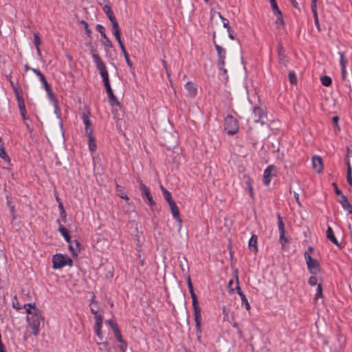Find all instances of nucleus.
I'll return each mask as SVG.
<instances>
[{
    "instance_id": "nucleus-41",
    "label": "nucleus",
    "mask_w": 352,
    "mask_h": 352,
    "mask_svg": "<svg viewBox=\"0 0 352 352\" xmlns=\"http://www.w3.org/2000/svg\"><path fill=\"white\" fill-rule=\"evenodd\" d=\"M321 297H322V287L321 284H318L317 287V292L315 295V300H317Z\"/></svg>"
},
{
    "instance_id": "nucleus-8",
    "label": "nucleus",
    "mask_w": 352,
    "mask_h": 352,
    "mask_svg": "<svg viewBox=\"0 0 352 352\" xmlns=\"http://www.w3.org/2000/svg\"><path fill=\"white\" fill-rule=\"evenodd\" d=\"M277 218L278 230L280 233L279 241L281 243L282 248H285V244L288 243V239L285 237V225L280 214H277Z\"/></svg>"
},
{
    "instance_id": "nucleus-20",
    "label": "nucleus",
    "mask_w": 352,
    "mask_h": 352,
    "mask_svg": "<svg viewBox=\"0 0 352 352\" xmlns=\"http://www.w3.org/2000/svg\"><path fill=\"white\" fill-rule=\"evenodd\" d=\"M278 61L280 64H282L284 66H287L289 62V58L283 52L282 47H280L278 50Z\"/></svg>"
},
{
    "instance_id": "nucleus-30",
    "label": "nucleus",
    "mask_w": 352,
    "mask_h": 352,
    "mask_svg": "<svg viewBox=\"0 0 352 352\" xmlns=\"http://www.w3.org/2000/svg\"><path fill=\"white\" fill-rule=\"evenodd\" d=\"M91 314H96L98 311V302L95 300V296H92L91 303L89 304Z\"/></svg>"
},
{
    "instance_id": "nucleus-5",
    "label": "nucleus",
    "mask_w": 352,
    "mask_h": 352,
    "mask_svg": "<svg viewBox=\"0 0 352 352\" xmlns=\"http://www.w3.org/2000/svg\"><path fill=\"white\" fill-rule=\"evenodd\" d=\"M214 47L217 52V65L219 69L223 72V75L228 78L227 69L225 67V59L226 56V50L225 48L221 47L214 41Z\"/></svg>"
},
{
    "instance_id": "nucleus-25",
    "label": "nucleus",
    "mask_w": 352,
    "mask_h": 352,
    "mask_svg": "<svg viewBox=\"0 0 352 352\" xmlns=\"http://www.w3.org/2000/svg\"><path fill=\"white\" fill-rule=\"evenodd\" d=\"M116 188V192L118 193V195L119 197H120L121 198H122L125 200H129V197L127 196L126 193L125 192L124 187H122L117 184Z\"/></svg>"
},
{
    "instance_id": "nucleus-54",
    "label": "nucleus",
    "mask_w": 352,
    "mask_h": 352,
    "mask_svg": "<svg viewBox=\"0 0 352 352\" xmlns=\"http://www.w3.org/2000/svg\"><path fill=\"white\" fill-rule=\"evenodd\" d=\"M96 29L98 32H99L101 34L104 33L105 32V28L103 25L98 24L96 27Z\"/></svg>"
},
{
    "instance_id": "nucleus-52",
    "label": "nucleus",
    "mask_w": 352,
    "mask_h": 352,
    "mask_svg": "<svg viewBox=\"0 0 352 352\" xmlns=\"http://www.w3.org/2000/svg\"><path fill=\"white\" fill-rule=\"evenodd\" d=\"M308 283L311 286L316 285L317 284V278L314 276H311L309 278Z\"/></svg>"
},
{
    "instance_id": "nucleus-17",
    "label": "nucleus",
    "mask_w": 352,
    "mask_h": 352,
    "mask_svg": "<svg viewBox=\"0 0 352 352\" xmlns=\"http://www.w3.org/2000/svg\"><path fill=\"white\" fill-rule=\"evenodd\" d=\"M326 234H327V238L329 241H331L333 244H335L338 247L340 246L338 241L337 240L336 237L334 235L333 229L330 226H328Z\"/></svg>"
},
{
    "instance_id": "nucleus-39",
    "label": "nucleus",
    "mask_w": 352,
    "mask_h": 352,
    "mask_svg": "<svg viewBox=\"0 0 352 352\" xmlns=\"http://www.w3.org/2000/svg\"><path fill=\"white\" fill-rule=\"evenodd\" d=\"M241 301H242V305H245V309L247 310H250V304L248 302V300L246 298L245 294L241 295Z\"/></svg>"
},
{
    "instance_id": "nucleus-18",
    "label": "nucleus",
    "mask_w": 352,
    "mask_h": 352,
    "mask_svg": "<svg viewBox=\"0 0 352 352\" xmlns=\"http://www.w3.org/2000/svg\"><path fill=\"white\" fill-rule=\"evenodd\" d=\"M57 222L59 224L58 231L60 232L61 235L65 238V241L67 243H70L71 237L69 236L68 230L60 224V220H58Z\"/></svg>"
},
{
    "instance_id": "nucleus-26",
    "label": "nucleus",
    "mask_w": 352,
    "mask_h": 352,
    "mask_svg": "<svg viewBox=\"0 0 352 352\" xmlns=\"http://www.w3.org/2000/svg\"><path fill=\"white\" fill-rule=\"evenodd\" d=\"M89 138V148L91 153L96 150V143L93 135H87Z\"/></svg>"
},
{
    "instance_id": "nucleus-1",
    "label": "nucleus",
    "mask_w": 352,
    "mask_h": 352,
    "mask_svg": "<svg viewBox=\"0 0 352 352\" xmlns=\"http://www.w3.org/2000/svg\"><path fill=\"white\" fill-rule=\"evenodd\" d=\"M90 53L91 54L94 63H95L97 69L100 72V74L102 78L104 84L109 82L107 69L104 63L102 61L100 56L97 53V50L95 48L91 47L90 50Z\"/></svg>"
},
{
    "instance_id": "nucleus-34",
    "label": "nucleus",
    "mask_w": 352,
    "mask_h": 352,
    "mask_svg": "<svg viewBox=\"0 0 352 352\" xmlns=\"http://www.w3.org/2000/svg\"><path fill=\"white\" fill-rule=\"evenodd\" d=\"M224 28H226L227 29V32L228 33V37L230 39H232V40L234 39V35H233L234 30L229 25V21H226V22L224 23Z\"/></svg>"
},
{
    "instance_id": "nucleus-45",
    "label": "nucleus",
    "mask_w": 352,
    "mask_h": 352,
    "mask_svg": "<svg viewBox=\"0 0 352 352\" xmlns=\"http://www.w3.org/2000/svg\"><path fill=\"white\" fill-rule=\"evenodd\" d=\"M289 82L292 84H296V83L297 78H296V74H295L294 72H291L289 73Z\"/></svg>"
},
{
    "instance_id": "nucleus-44",
    "label": "nucleus",
    "mask_w": 352,
    "mask_h": 352,
    "mask_svg": "<svg viewBox=\"0 0 352 352\" xmlns=\"http://www.w3.org/2000/svg\"><path fill=\"white\" fill-rule=\"evenodd\" d=\"M311 9L313 15L318 14L317 12V0H312L311 3Z\"/></svg>"
},
{
    "instance_id": "nucleus-37",
    "label": "nucleus",
    "mask_w": 352,
    "mask_h": 352,
    "mask_svg": "<svg viewBox=\"0 0 352 352\" xmlns=\"http://www.w3.org/2000/svg\"><path fill=\"white\" fill-rule=\"evenodd\" d=\"M114 327L115 328H114L113 333H114L116 338L117 339V340L119 342L123 341L124 340L122 339V336L121 332L120 331V330L118 329V327L115 326Z\"/></svg>"
},
{
    "instance_id": "nucleus-2",
    "label": "nucleus",
    "mask_w": 352,
    "mask_h": 352,
    "mask_svg": "<svg viewBox=\"0 0 352 352\" xmlns=\"http://www.w3.org/2000/svg\"><path fill=\"white\" fill-rule=\"evenodd\" d=\"M28 326L30 328L32 333L37 336L40 331V326L43 323L44 318L41 315V311L34 313L32 316H27L26 318Z\"/></svg>"
},
{
    "instance_id": "nucleus-36",
    "label": "nucleus",
    "mask_w": 352,
    "mask_h": 352,
    "mask_svg": "<svg viewBox=\"0 0 352 352\" xmlns=\"http://www.w3.org/2000/svg\"><path fill=\"white\" fill-rule=\"evenodd\" d=\"M270 3H271V6H272V11H273L274 14H276V15H280V14H282V12L280 10V9L278 8V6L276 1H270Z\"/></svg>"
},
{
    "instance_id": "nucleus-48",
    "label": "nucleus",
    "mask_w": 352,
    "mask_h": 352,
    "mask_svg": "<svg viewBox=\"0 0 352 352\" xmlns=\"http://www.w3.org/2000/svg\"><path fill=\"white\" fill-rule=\"evenodd\" d=\"M140 191H141V195L142 197H146L149 196L150 195H151L150 192V190L147 186H145L144 188L142 187V189H141Z\"/></svg>"
},
{
    "instance_id": "nucleus-9",
    "label": "nucleus",
    "mask_w": 352,
    "mask_h": 352,
    "mask_svg": "<svg viewBox=\"0 0 352 352\" xmlns=\"http://www.w3.org/2000/svg\"><path fill=\"white\" fill-rule=\"evenodd\" d=\"M254 121L256 123H264V118L266 117V113L263 108L254 107L253 109Z\"/></svg>"
},
{
    "instance_id": "nucleus-7",
    "label": "nucleus",
    "mask_w": 352,
    "mask_h": 352,
    "mask_svg": "<svg viewBox=\"0 0 352 352\" xmlns=\"http://www.w3.org/2000/svg\"><path fill=\"white\" fill-rule=\"evenodd\" d=\"M90 112L85 109L82 113V120L85 124V131L86 135H93L92 123L89 120Z\"/></svg>"
},
{
    "instance_id": "nucleus-42",
    "label": "nucleus",
    "mask_w": 352,
    "mask_h": 352,
    "mask_svg": "<svg viewBox=\"0 0 352 352\" xmlns=\"http://www.w3.org/2000/svg\"><path fill=\"white\" fill-rule=\"evenodd\" d=\"M12 307L16 310H20L22 309V306L19 302L16 296L12 300Z\"/></svg>"
},
{
    "instance_id": "nucleus-16",
    "label": "nucleus",
    "mask_w": 352,
    "mask_h": 352,
    "mask_svg": "<svg viewBox=\"0 0 352 352\" xmlns=\"http://www.w3.org/2000/svg\"><path fill=\"white\" fill-rule=\"evenodd\" d=\"M69 250L72 252L74 256H77V252L80 250V243L77 240H74L73 241H70L69 243Z\"/></svg>"
},
{
    "instance_id": "nucleus-4",
    "label": "nucleus",
    "mask_w": 352,
    "mask_h": 352,
    "mask_svg": "<svg viewBox=\"0 0 352 352\" xmlns=\"http://www.w3.org/2000/svg\"><path fill=\"white\" fill-rule=\"evenodd\" d=\"M52 263L54 269H61L66 265L69 267L73 265L72 258L67 256H64L62 254H56L54 255L52 258Z\"/></svg>"
},
{
    "instance_id": "nucleus-49",
    "label": "nucleus",
    "mask_w": 352,
    "mask_h": 352,
    "mask_svg": "<svg viewBox=\"0 0 352 352\" xmlns=\"http://www.w3.org/2000/svg\"><path fill=\"white\" fill-rule=\"evenodd\" d=\"M10 85L13 89V91H14L15 95H16V90H17L18 93H22V89H21V87H19L18 85H15L14 82L12 80H10Z\"/></svg>"
},
{
    "instance_id": "nucleus-33",
    "label": "nucleus",
    "mask_w": 352,
    "mask_h": 352,
    "mask_svg": "<svg viewBox=\"0 0 352 352\" xmlns=\"http://www.w3.org/2000/svg\"><path fill=\"white\" fill-rule=\"evenodd\" d=\"M338 54L340 57V64L341 65V67H346V65L348 63V59L346 58L344 53L340 52Z\"/></svg>"
},
{
    "instance_id": "nucleus-61",
    "label": "nucleus",
    "mask_w": 352,
    "mask_h": 352,
    "mask_svg": "<svg viewBox=\"0 0 352 352\" xmlns=\"http://www.w3.org/2000/svg\"><path fill=\"white\" fill-rule=\"evenodd\" d=\"M107 323L111 326L113 331H114V327H118L116 322L115 321H113V320H109L107 321Z\"/></svg>"
},
{
    "instance_id": "nucleus-32",
    "label": "nucleus",
    "mask_w": 352,
    "mask_h": 352,
    "mask_svg": "<svg viewBox=\"0 0 352 352\" xmlns=\"http://www.w3.org/2000/svg\"><path fill=\"white\" fill-rule=\"evenodd\" d=\"M0 157L6 162H10V158L5 151L3 144H0Z\"/></svg>"
},
{
    "instance_id": "nucleus-31",
    "label": "nucleus",
    "mask_w": 352,
    "mask_h": 352,
    "mask_svg": "<svg viewBox=\"0 0 352 352\" xmlns=\"http://www.w3.org/2000/svg\"><path fill=\"white\" fill-rule=\"evenodd\" d=\"M107 96H108L109 102L111 106H114V105L120 106V102L118 100L117 98L113 94V92L108 94Z\"/></svg>"
},
{
    "instance_id": "nucleus-62",
    "label": "nucleus",
    "mask_w": 352,
    "mask_h": 352,
    "mask_svg": "<svg viewBox=\"0 0 352 352\" xmlns=\"http://www.w3.org/2000/svg\"><path fill=\"white\" fill-rule=\"evenodd\" d=\"M105 47H112V43L111 41L109 40V38H107L106 40H104V43H103Z\"/></svg>"
},
{
    "instance_id": "nucleus-47",
    "label": "nucleus",
    "mask_w": 352,
    "mask_h": 352,
    "mask_svg": "<svg viewBox=\"0 0 352 352\" xmlns=\"http://www.w3.org/2000/svg\"><path fill=\"white\" fill-rule=\"evenodd\" d=\"M112 24V29L113 31L120 30L119 24L116 20V19H113L112 20H110Z\"/></svg>"
},
{
    "instance_id": "nucleus-21",
    "label": "nucleus",
    "mask_w": 352,
    "mask_h": 352,
    "mask_svg": "<svg viewBox=\"0 0 352 352\" xmlns=\"http://www.w3.org/2000/svg\"><path fill=\"white\" fill-rule=\"evenodd\" d=\"M23 307L25 309V311L28 316H32L34 313L39 311L40 310L35 306V304H25Z\"/></svg>"
},
{
    "instance_id": "nucleus-57",
    "label": "nucleus",
    "mask_w": 352,
    "mask_h": 352,
    "mask_svg": "<svg viewBox=\"0 0 352 352\" xmlns=\"http://www.w3.org/2000/svg\"><path fill=\"white\" fill-rule=\"evenodd\" d=\"M313 16H314V23H315L316 26L317 27L318 30H320V24H319L318 14H315Z\"/></svg>"
},
{
    "instance_id": "nucleus-53",
    "label": "nucleus",
    "mask_w": 352,
    "mask_h": 352,
    "mask_svg": "<svg viewBox=\"0 0 352 352\" xmlns=\"http://www.w3.org/2000/svg\"><path fill=\"white\" fill-rule=\"evenodd\" d=\"M186 281H187V285H188L189 291L194 289L193 285H192V283L191 282V279H190V277L189 275H188L186 277Z\"/></svg>"
},
{
    "instance_id": "nucleus-40",
    "label": "nucleus",
    "mask_w": 352,
    "mask_h": 352,
    "mask_svg": "<svg viewBox=\"0 0 352 352\" xmlns=\"http://www.w3.org/2000/svg\"><path fill=\"white\" fill-rule=\"evenodd\" d=\"M41 43V41L39 38L38 34L37 33L34 32V44L36 48H38V47H39Z\"/></svg>"
},
{
    "instance_id": "nucleus-22",
    "label": "nucleus",
    "mask_w": 352,
    "mask_h": 352,
    "mask_svg": "<svg viewBox=\"0 0 352 352\" xmlns=\"http://www.w3.org/2000/svg\"><path fill=\"white\" fill-rule=\"evenodd\" d=\"M185 88L188 91V95L190 97H195L197 94V89L194 84L191 82H188L185 85Z\"/></svg>"
},
{
    "instance_id": "nucleus-3",
    "label": "nucleus",
    "mask_w": 352,
    "mask_h": 352,
    "mask_svg": "<svg viewBox=\"0 0 352 352\" xmlns=\"http://www.w3.org/2000/svg\"><path fill=\"white\" fill-rule=\"evenodd\" d=\"M224 129L229 135H234L239 130L238 120L232 116L228 115L224 120Z\"/></svg>"
},
{
    "instance_id": "nucleus-59",
    "label": "nucleus",
    "mask_w": 352,
    "mask_h": 352,
    "mask_svg": "<svg viewBox=\"0 0 352 352\" xmlns=\"http://www.w3.org/2000/svg\"><path fill=\"white\" fill-rule=\"evenodd\" d=\"M94 331H95L96 334L97 335V336L98 337V338L100 340H102V332H101V329H94Z\"/></svg>"
},
{
    "instance_id": "nucleus-11",
    "label": "nucleus",
    "mask_w": 352,
    "mask_h": 352,
    "mask_svg": "<svg viewBox=\"0 0 352 352\" xmlns=\"http://www.w3.org/2000/svg\"><path fill=\"white\" fill-rule=\"evenodd\" d=\"M32 72L38 76L40 81L42 82L43 87H45V89L48 95L52 96V91L51 89V87L50 85L48 84L47 81L46 80L45 77L44 75L41 72V71L38 69H32Z\"/></svg>"
},
{
    "instance_id": "nucleus-24",
    "label": "nucleus",
    "mask_w": 352,
    "mask_h": 352,
    "mask_svg": "<svg viewBox=\"0 0 352 352\" xmlns=\"http://www.w3.org/2000/svg\"><path fill=\"white\" fill-rule=\"evenodd\" d=\"M102 10L106 14V15L109 18V21L116 18L109 4H105L104 6H103Z\"/></svg>"
},
{
    "instance_id": "nucleus-27",
    "label": "nucleus",
    "mask_w": 352,
    "mask_h": 352,
    "mask_svg": "<svg viewBox=\"0 0 352 352\" xmlns=\"http://www.w3.org/2000/svg\"><path fill=\"white\" fill-rule=\"evenodd\" d=\"M347 166V174H346V180L349 186L352 188V168L350 162L348 161L346 162Z\"/></svg>"
},
{
    "instance_id": "nucleus-19",
    "label": "nucleus",
    "mask_w": 352,
    "mask_h": 352,
    "mask_svg": "<svg viewBox=\"0 0 352 352\" xmlns=\"http://www.w3.org/2000/svg\"><path fill=\"white\" fill-rule=\"evenodd\" d=\"M194 318H195L197 334H201V313L194 314Z\"/></svg>"
},
{
    "instance_id": "nucleus-29",
    "label": "nucleus",
    "mask_w": 352,
    "mask_h": 352,
    "mask_svg": "<svg viewBox=\"0 0 352 352\" xmlns=\"http://www.w3.org/2000/svg\"><path fill=\"white\" fill-rule=\"evenodd\" d=\"M15 96H16V98L17 100L19 109L25 108V105L24 100L22 96V93H18L17 90H16Z\"/></svg>"
},
{
    "instance_id": "nucleus-46",
    "label": "nucleus",
    "mask_w": 352,
    "mask_h": 352,
    "mask_svg": "<svg viewBox=\"0 0 352 352\" xmlns=\"http://www.w3.org/2000/svg\"><path fill=\"white\" fill-rule=\"evenodd\" d=\"M81 23L84 25V28H85L86 34H87V36L89 37H90L91 34V30L89 28L88 23L86 21H85L84 20H82L81 21Z\"/></svg>"
},
{
    "instance_id": "nucleus-60",
    "label": "nucleus",
    "mask_w": 352,
    "mask_h": 352,
    "mask_svg": "<svg viewBox=\"0 0 352 352\" xmlns=\"http://www.w3.org/2000/svg\"><path fill=\"white\" fill-rule=\"evenodd\" d=\"M352 157V150H351L349 148H347V150H346V162H350V160H349V158Z\"/></svg>"
},
{
    "instance_id": "nucleus-55",
    "label": "nucleus",
    "mask_w": 352,
    "mask_h": 352,
    "mask_svg": "<svg viewBox=\"0 0 352 352\" xmlns=\"http://www.w3.org/2000/svg\"><path fill=\"white\" fill-rule=\"evenodd\" d=\"M105 89L107 91V94L113 92V90L111 87L110 82L104 84Z\"/></svg>"
},
{
    "instance_id": "nucleus-58",
    "label": "nucleus",
    "mask_w": 352,
    "mask_h": 352,
    "mask_svg": "<svg viewBox=\"0 0 352 352\" xmlns=\"http://www.w3.org/2000/svg\"><path fill=\"white\" fill-rule=\"evenodd\" d=\"M236 283H237V285L236 287V292L237 294L240 296V297L241 296V295H243L244 294L243 293L241 287H239V279L237 278L236 279Z\"/></svg>"
},
{
    "instance_id": "nucleus-56",
    "label": "nucleus",
    "mask_w": 352,
    "mask_h": 352,
    "mask_svg": "<svg viewBox=\"0 0 352 352\" xmlns=\"http://www.w3.org/2000/svg\"><path fill=\"white\" fill-rule=\"evenodd\" d=\"M146 199H147V200H148V204H149L151 206H153L155 204V201H154V200H153V197H152V195H150L149 196L146 197Z\"/></svg>"
},
{
    "instance_id": "nucleus-23",
    "label": "nucleus",
    "mask_w": 352,
    "mask_h": 352,
    "mask_svg": "<svg viewBox=\"0 0 352 352\" xmlns=\"http://www.w3.org/2000/svg\"><path fill=\"white\" fill-rule=\"evenodd\" d=\"M249 248L252 250L254 252H258L257 247V236L253 234L249 240L248 243Z\"/></svg>"
},
{
    "instance_id": "nucleus-13",
    "label": "nucleus",
    "mask_w": 352,
    "mask_h": 352,
    "mask_svg": "<svg viewBox=\"0 0 352 352\" xmlns=\"http://www.w3.org/2000/svg\"><path fill=\"white\" fill-rule=\"evenodd\" d=\"M338 201L345 210H346L349 214H352V206L349 202L348 198L346 195H342Z\"/></svg>"
},
{
    "instance_id": "nucleus-50",
    "label": "nucleus",
    "mask_w": 352,
    "mask_h": 352,
    "mask_svg": "<svg viewBox=\"0 0 352 352\" xmlns=\"http://www.w3.org/2000/svg\"><path fill=\"white\" fill-rule=\"evenodd\" d=\"M243 179H244V183L245 184L247 188H250V187L252 186V179H250V177L249 176L244 175Z\"/></svg>"
},
{
    "instance_id": "nucleus-12",
    "label": "nucleus",
    "mask_w": 352,
    "mask_h": 352,
    "mask_svg": "<svg viewBox=\"0 0 352 352\" xmlns=\"http://www.w3.org/2000/svg\"><path fill=\"white\" fill-rule=\"evenodd\" d=\"M274 170H275V166L273 165H270V166H268L266 168V169L264 170L263 178V182L264 184L268 185L270 183V182L272 180V172L274 171Z\"/></svg>"
},
{
    "instance_id": "nucleus-64",
    "label": "nucleus",
    "mask_w": 352,
    "mask_h": 352,
    "mask_svg": "<svg viewBox=\"0 0 352 352\" xmlns=\"http://www.w3.org/2000/svg\"><path fill=\"white\" fill-rule=\"evenodd\" d=\"M94 315V318L96 321H102V316L100 314H98V312L96 314H93Z\"/></svg>"
},
{
    "instance_id": "nucleus-28",
    "label": "nucleus",
    "mask_w": 352,
    "mask_h": 352,
    "mask_svg": "<svg viewBox=\"0 0 352 352\" xmlns=\"http://www.w3.org/2000/svg\"><path fill=\"white\" fill-rule=\"evenodd\" d=\"M160 189L162 192L164 199L166 200L168 204L173 201L170 192L167 189H166L162 185L160 186Z\"/></svg>"
},
{
    "instance_id": "nucleus-14",
    "label": "nucleus",
    "mask_w": 352,
    "mask_h": 352,
    "mask_svg": "<svg viewBox=\"0 0 352 352\" xmlns=\"http://www.w3.org/2000/svg\"><path fill=\"white\" fill-rule=\"evenodd\" d=\"M312 166L316 172L320 173L323 169L322 158L319 156H314L312 158Z\"/></svg>"
},
{
    "instance_id": "nucleus-10",
    "label": "nucleus",
    "mask_w": 352,
    "mask_h": 352,
    "mask_svg": "<svg viewBox=\"0 0 352 352\" xmlns=\"http://www.w3.org/2000/svg\"><path fill=\"white\" fill-rule=\"evenodd\" d=\"M168 205L173 218L178 222L179 230H180L182 226V220L179 216L178 207L174 200L168 203Z\"/></svg>"
},
{
    "instance_id": "nucleus-38",
    "label": "nucleus",
    "mask_w": 352,
    "mask_h": 352,
    "mask_svg": "<svg viewBox=\"0 0 352 352\" xmlns=\"http://www.w3.org/2000/svg\"><path fill=\"white\" fill-rule=\"evenodd\" d=\"M122 52L123 53V55L124 56V58L126 60V62L128 66L130 67H133V63H132V62L131 61V60L129 58V56L126 49L122 50Z\"/></svg>"
},
{
    "instance_id": "nucleus-51",
    "label": "nucleus",
    "mask_w": 352,
    "mask_h": 352,
    "mask_svg": "<svg viewBox=\"0 0 352 352\" xmlns=\"http://www.w3.org/2000/svg\"><path fill=\"white\" fill-rule=\"evenodd\" d=\"M118 347L122 352H125L127 347V344L125 341L123 340L119 342Z\"/></svg>"
},
{
    "instance_id": "nucleus-63",
    "label": "nucleus",
    "mask_w": 352,
    "mask_h": 352,
    "mask_svg": "<svg viewBox=\"0 0 352 352\" xmlns=\"http://www.w3.org/2000/svg\"><path fill=\"white\" fill-rule=\"evenodd\" d=\"M102 321H96L94 329H101Z\"/></svg>"
},
{
    "instance_id": "nucleus-35",
    "label": "nucleus",
    "mask_w": 352,
    "mask_h": 352,
    "mask_svg": "<svg viewBox=\"0 0 352 352\" xmlns=\"http://www.w3.org/2000/svg\"><path fill=\"white\" fill-rule=\"evenodd\" d=\"M321 82L324 86L329 87L332 83V80L329 76H323L320 78Z\"/></svg>"
},
{
    "instance_id": "nucleus-15",
    "label": "nucleus",
    "mask_w": 352,
    "mask_h": 352,
    "mask_svg": "<svg viewBox=\"0 0 352 352\" xmlns=\"http://www.w3.org/2000/svg\"><path fill=\"white\" fill-rule=\"evenodd\" d=\"M189 292H190V296L192 298V304L194 314L201 313V308L199 306V302L197 300V297L194 292V289L189 291Z\"/></svg>"
},
{
    "instance_id": "nucleus-6",
    "label": "nucleus",
    "mask_w": 352,
    "mask_h": 352,
    "mask_svg": "<svg viewBox=\"0 0 352 352\" xmlns=\"http://www.w3.org/2000/svg\"><path fill=\"white\" fill-rule=\"evenodd\" d=\"M307 269L311 274L316 275L320 272V263L316 260L313 258L311 255L304 254Z\"/></svg>"
},
{
    "instance_id": "nucleus-43",
    "label": "nucleus",
    "mask_w": 352,
    "mask_h": 352,
    "mask_svg": "<svg viewBox=\"0 0 352 352\" xmlns=\"http://www.w3.org/2000/svg\"><path fill=\"white\" fill-rule=\"evenodd\" d=\"M276 16H277V19L275 21V24L276 25V27L278 28L280 25H283L284 24V20H283L282 14H280V15H276Z\"/></svg>"
}]
</instances>
